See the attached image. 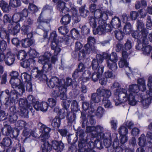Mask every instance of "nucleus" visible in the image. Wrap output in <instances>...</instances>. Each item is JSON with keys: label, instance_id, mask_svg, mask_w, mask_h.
I'll return each mask as SVG.
<instances>
[{"label": "nucleus", "instance_id": "obj_1", "mask_svg": "<svg viewBox=\"0 0 152 152\" xmlns=\"http://www.w3.org/2000/svg\"><path fill=\"white\" fill-rule=\"evenodd\" d=\"M139 91V87L136 84L130 85L127 91L124 88L117 89L115 93L114 101L116 106L128 102L132 106L136 104L137 101L135 99V94Z\"/></svg>", "mask_w": 152, "mask_h": 152}, {"label": "nucleus", "instance_id": "obj_2", "mask_svg": "<svg viewBox=\"0 0 152 152\" xmlns=\"http://www.w3.org/2000/svg\"><path fill=\"white\" fill-rule=\"evenodd\" d=\"M51 54L50 52H45L44 55L39 57L38 62L39 63L44 64L42 67V69L41 70H39L37 68L33 69L31 71V75L36 77H39L40 80H47V77L46 74L49 75H51V69L52 68V64H54L57 60L56 56H52L51 61L50 58L51 56Z\"/></svg>", "mask_w": 152, "mask_h": 152}, {"label": "nucleus", "instance_id": "obj_3", "mask_svg": "<svg viewBox=\"0 0 152 152\" xmlns=\"http://www.w3.org/2000/svg\"><path fill=\"white\" fill-rule=\"evenodd\" d=\"M103 127L100 125L88 126L86 129L87 133H89L93 137L96 138L94 141L95 144H96L99 140H103L104 146L108 147L110 146L112 142L111 134L110 132L103 133Z\"/></svg>", "mask_w": 152, "mask_h": 152}, {"label": "nucleus", "instance_id": "obj_4", "mask_svg": "<svg viewBox=\"0 0 152 152\" xmlns=\"http://www.w3.org/2000/svg\"><path fill=\"white\" fill-rule=\"evenodd\" d=\"M17 84L15 82L12 83V87L14 89L11 90L10 94L8 98H6V102L5 104L7 106H14L15 99L18 96H21L25 91V89L23 87H19L17 88Z\"/></svg>", "mask_w": 152, "mask_h": 152}, {"label": "nucleus", "instance_id": "obj_5", "mask_svg": "<svg viewBox=\"0 0 152 152\" xmlns=\"http://www.w3.org/2000/svg\"><path fill=\"white\" fill-rule=\"evenodd\" d=\"M104 67L103 66H100L97 72H95L91 74L89 70H86L83 74V81L86 82L87 81L91 79L94 82H96L98 80L100 77L102 75L104 71Z\"/></svg>", "mask_w": 152, "mask_h": 152}, {"label": "nucleus", "instance_id": "obj_6", "mask_svg": "<svg viewBox=\"0 0 152 152\" xmlns=\"http://www.w3.org/2000/svg\"><path fill=\"white\" fill-rule=\"evenodd\" d=\"M87 41V43L84 46L86 51L82 50L79 53L78 55L80 59L84 58L86 54H90L91 51H93L95 50L94 44L95 42V39L94 38L89 37L88 38Z\"/></svg>", "mask_w": 152, "mask_h": 152}, {"label": "nucleus", "instance_id": "obj_7", "mask_svg": "<svg viewBox=\"0 0 152 152\" xmlns=\"http://www.w3.org/2000/svg\"><path fill=\"white\" fill-rule=\"evenodd\" d=\"M19 105L20 108L19 114L24 118H28V109L29 108L31 110V108H30V105L28 103L26 99L22 98L20 99L19 100Z\"/></svg>", "mask_w": 152, "mask_h": 152}, {"label": "nucleus", "instance_id": "obj_8", "mask_svg": "<svg viewBox=\"0 0 152 152\" xmlns=\"http://www.w3.org/2000/svg\"><path fill=\"white\" fill-rule=\"evenodd\" d=\"M49 40L51 41V48L54 50V55L57 56L60 52L61 49L58 45V37L56 31H53L50 34Z\"/></svg>", "mask_w": 152, "mask_h": 152}, {"label": "nucleus", "instance_id": "obj_9", "mask_svg": "<svg viewBox=\"0 0 152 152\" xmlns=\"http://www.w3.org/2000/svg\"><path fill=\"white\" fill-rule=\"evenodd\" d=\"M148 86L149 91L146 92L147 94L149 96L146 99H144L142 102L143 107L144 108H148L151 103L152 96V77H150L148 79Z\"/></svg>", "mask_w": 152, "mask_h": 152}, {"label": "nucleus", "instance_id": "obj_10", "mask_svg": "<svg viewBox=\"0 0 152 152\" xmlns=\"http://www.w3.org/2000/svg\"><path fill=\"white\" fill-rule=\"evenodd\" d=\"M98 27L96 29H94L93 31L94 34H98L102 35L104 34L106 32L109 31L106 28L107 24L106 23L105 20H100L98 21L97 23Z\"/></svg>", "mask_w": 152, "mask_h": 152}, {"label": "nucleus", "instance_id": "obj_11", "mask_svg": "<svg viewBox=\"0 0 152 152\" xmlns=\"http://www.w3.org/2000/svg\"><path fill=\"white\" fill-rule=\"evenodd\" d=\"M128 53L126 51H123L122 53V58H121L118 63L119 67L122 68L125 67L127 75L129 77V75L127 72V71L129 70L132 73L130 67L128 66V63L127 61V59L128 56Z\"/></svg>", "mask_w": 152, "mask_h": 152}, {"label": "nucleus", "instance_id": "obj_12", "mask_svg": "<svg viewBox=\"0 0 152 152\" xmlns=\"http://www.w3.org/2000/svg\"><path fill=\"white\" fill-rule=\"evenodd\" d=\"M17 112L19 113L15 106H11L10 108L7 118L11 123H14L17 120L18 116L16 114Z\"/></svg>", "mask_w": 152, "mask_h": 152}, {"label": "nucleus", "instance_id": "obj_13", "mask_svg": "<svg viewBox=\"0 0 152 152\" xmlns=\"http://www.w3.org/2000/svg\"><path fill=\"white\" fill-rule=\"evenodd\" d=\"M19 75L18 72L16 71H13L10 74V76L11 77V79L10 80V83L12 85V83L15 82L17 84V88L19 87L24 88L22 82L19 79L17 78Z\"/></svg>", "mask_w": 152, "mask_h": 152}, {"label": "nucleus", "instance_id": "obj_14", "mask_svg": "<svg viewBox=\"0 0 152 152\" xmlns=\"http://www.w3.org/2000/svg\"><path fill=\"white\" fill-rule=\"evenodd\" d=\"M137 27L138 31H140V33L142 35L144 38V40L145 41L146 39V37L148 34V32L147 30L144 28V25L143 23L139 20L137 21Z\"/></svg>", "mask_w": 152, "mask_h": 152}, {"label": "nucleus", "instance_id": "obj_15", "mask_svg": "<svg viewBox=\"0 0 152 152\" xmlns=\"http://www.w3.org/2000/svg\"><path fill=\"white\" fill-rule=\"evenodd\" d=\"M46 80L47 84L50 88H53L61 86V81L56 77H52L49 81Z\"/></svg>", "mask_w": 152, "mask_h": 152}, {"label": "nucleus", "instance_id": "obj_16", "mask_svg": "<svg viewBox=\"0 0 152 152\" xmlns=\"http://www.w3.org/2000/svg\"><path fill=\"white\" fill-rule=\"evenodd\" d=\"M97 93L103 97V99H108L111 95V92L110 90L106 89L103 87H100L97 90Z\"/></svg>", "mask_w": 152, "mask_h": 152}, {"label": "nucleus", "instance_id": "obj_17", "mask_svg": "<svg viewBox=\"0 0 152 152\" xmlns=\"http://www.w3.org/2000/svg\"><path fill=\"white\" fill-rule=\"evenodd\" d=\"M38 126L42 132V137L45 139H48L49 137V133L51 129L41 123H39Z\"/></svg>", "mask_w": 152, "mask_h": 152}, {"label": "nucleus", "instance_id": "obj_18", "mask_svg": "<svg viewBox=\"0 0 152 152\" xmlns=\"http://www.w3.org/2000/svg\"><path fill=\"white\" fill-rule=\"evenodd\" d=\"M34 108L37 110H40L42 111H46L48 107V103L45 102H36L34 105Z\"/></svg>", "mask_w": 152, "mask_h": 152}, {"label": "nucleus", "instance_id": "obj_19", "mask_svg": "<svg viewBox=\"0 0 152 152\" xmlns=\"http://www.w3.org/2000/svg\"><path fill=\"white\" fill-rule=\"evenodd\" d=\"M103 62V58L101 55L98 54L97 55L96 59H94L91 63V66L94 70L97 69L99 64Z\"/></svg>", "mask_w": 152, "mask_h": 152}, {"label": "nucleus", "instance_id": "obj_20", "mask_svg": "<svg viewBox=\"0 0 152 152\" xmlns=\"http://www.w3.org/2000/svg\"><path fill=\"white\" fill-rule=\"evenodd\" d=\"M103 7L102 5L99 7H97V9L95 10L94 13V17L96 19H97L98 21L100 20H104L103 19Z\"/></svg>", "mask_w": 152, "mask_h": 152}, {"label": "nucleus", "instance_id": "obj_21", "mask_svg": "<svg viewBox=\"0 0 152 152\" xmlns=\"http://www.w3.org/2000/svg\"><path fill=\"white\" fill-rule=\"evenodd\" d=\"M58 4L57 7L58 10L62 14H65L67 12H69V9L65 6V3L63 1H61L60 2L57 3Z\"/></svg>", "mask_w": 152, "mask_h": 152}, {"label": "nucleus", "instance_id": "obj_22", "mask_svg": "<svg viewBox=\"0 0 152 152\" xmlns=\"http://www.w3.org/2000/svg\"><path fill=\"white\" fill-rule=\"evenodd\" d=\"M52 148L56 150H58L57 152H61L64 147L63 143L61 142H58L56 140H53L52 142Z\"/></svg>", "mask_w": 152, "mask_h": 152}, {"label": "nucleus", "instance_id": "obj_23", "mask_svg": "<svg viewBox=\"0 0 152 152\" xmlns=\"http://www.w3.org/2000/svg\"><path fill=\"white\" fill-rule=\"evenodd\" d=\"M15 61L14 56L11 52L7 53L5 56V62L6 64L10 66Z\"/></svg>", "mask_w": 152, "mask_h": 152}, {"label": "nucleus", "instance_id": "obj_24", "mask_svg": "<svg viewBox=\"0 0 152 152\" xmlns=\"http://www.w3.org/2000/svg\"><path fill=\"white\" fill-rule=\"evenodd\" d=\"M140 31H134L132 33V36L135 38L137 39V41L139 40L140 42H142V43L145 44H146L147 42V38L146 37V39L145 41L143 39V36L141 33H140Z\"/></svg>", "mask_w": 152, "mask_h": 152}, {"label": "nucleus", "instance_id": "obj_25", "mask_svg": "<svg viewBox=\"0 0 152 152\" xmlns=\"http://www.w3.org/2000/svg\"><path fill=\"white\" fill-rule=\"evenodd\" d=\"M21 31L23 34H27L28 38H31L32 36L30 26L23 25L21 28Z\"/></svg>", "mask_w": 152, "mask_h": 152}, {"label": "nucleus", "instance_id": "obj_26", "mask_svg": "<svg viewBox=\"0 0 152 152\" xmlns=\"http://www.w3.org/2000/svg\"><path fill=\"white\" fill-rule=\"evenodd\" d=\"M23 136L26 137V138L30 137L31 136L35 138L37 137L34 131L31 129H27V127H25L23 130Z\"/></svg>", "mask_w": 152, "mask_h": 152}, {"label": "nucleus", "instance_id": "obj_27", "mask_svg": "<svg viewBox=\"0 0 152 152\" xmlns=\"http://www.w3.org/2000/svg\"><path fill=\"white\" fill-rule=\"evenodd\" d=\"M0 37L2 39L7 40L9 43L10 42L9 34V32L4 28H1L0 30Z\"/></svg>", "mask_w": 152, "mask_h": 152}, {"label": "nucleus", "instance_id": "obj_28", "mask_svg": "<svg viewBox=\"0 0 152 152\" xmlns=\"http://www.w3.org/2000/svg\"><path fill=\"white\" fill-rule=\"evenodd\" d=\"M70 12L72 13L73 19L75 23H77L80 21V18L78 15L77 10L75 8L72 7L71 8Z\"/></svg>", "mask_w": 152, "mask_h": 152}, {"label": "nucleus", "instance_id": "obj_29", "mask_svg": "<svg viewBox=\"0 0 152 152\" xmlns=\"http://www.w3.org/2000/svg\"><path fill=\"white\" fill-rule=\"evenodd\" d=\"M3 135L8 136L12 132V129L9 125L5 124L1 129Z\"/></svg>", "mask_w": 152, "mask_h": 152}, {"label": "nucleus", "instance_id": "obj_30", "mask_svg": "<svg viewBox=\"0 0 152 152\" xmlns=\"http://www.w3.org/2000/svg\"><path fill=\"white\" fill-rule=\"evenodd\" d=\"M10 6L7 2L3 0L0 1V7L4 12H8L11 9Z\"/></svg>", "mask_w": 152, "mask_h": 152}, {"label": "nucleus", "instance_id": "obj_31", "mask_svg": "<svg viewBox=\"0 0 152 152\" xmlns=\"http://www.w3.org/2000/svg\"><path fill=\"white\" fill-rule=\"evenodd\" d=\"M42 152H47L50 151L52 149L51 145L47 141L43 142L42 145Z\"/></svg>", "mask_w": 152, "mask_h": 152}, {"label": "nucleus", "instance_id": "obj_32", "mask_svg": "<svg viewBox=\"0 0 152 152\" xmlns=\"http://www.w3.org/2000/svg\"><path fill=\"white\" fill-rule=\"evenodd\" d=\"M111 24L114 28H118L121 26V20L118 17H115L112 19Z\"/></svg>", "mask_w": 152, "mask_h": 152}, {"label": "nucleus", "instance_id": "obj_33", "mask_svg": "<svg viewBox=\"0 0 152 152\" xmlns=\"http://www.w3.org/2000/svg\"><path fill=\"white\" fill-rule=\"evenodd\" d=\"M21 44L23 47L27 48L30 47L34 43V41L28 38L25 39L21 41Z\"/></svg>", "mask_w": 152, "mask_h": 152}, {"label": "nucleus", "instance_id": "obj_34", "mask_svg": "<svg viewBox=\"0 0 152 152\" xmlns=\"http://www.w3.org/2000/svg\"><path fill=\"white\" fill-rule=\"evenodd\" d=\"M61 119L58 117H56L53 118L51 122V125L55 128L59 127L61 124Z\"/></svg>", "mask_w": 152, "mask_h": 152}, {"label": "nucleus", "instance_id": "obj_35", "mask_svg": "<svg viewBox=\"0 0 152 152\" xmlns=\"http://www.w3.org/2000/svg\"><path fill=\"white\" fill-rule=\"evenodd\" d=\"M116 62V61L107 60V66L109 69L113 71L116 70L118 68Z\"/></svg>", "mask_w": 152, "mask_h": 152}, {"label": "nucleus", "instance_id": "obj_36", "mask_svg": "<svg viewBox=\"0 0 152 152\" xmlns=\"http://www.w3.org/2000/svg\"><path fill=\"white\" fill-rule=\"evenodd\" d=\"M137 83L139 87V90L144 91L146 90V85L145 80L143 79H139L137 80Z\"/></svg>", "mask_w": 152, "mask_h": 152}, {"label": "nucleus", "instance_id": "obj_37", "mask_svg": "<svg viewBox=\"0 0 152 152\" xmlns=\"http://www.w3.org/2000/svg\"><path fill=\"white\" fill-rule=\"evenodd\" d=\"M138 144L140 146H144L146 144V137L144 134H141L138 138Z\"/></svg>", "mask_w": 152, "mask_h": 152}, {"label": "nucleus", "instance_id": "obj_38", "mask_svg": "<svg viewBox=\"0 0 152 152\" xmlns=\"http://www.w3.org/2000/svg\"><path fill=\"white\" fill-rule=\"evenodd\" d=\"M61 15L63 16L60 21L61 23L64 25H66L69 23L71 20V17L69 14L64 15H63L62 14H61Z\"/></svg>", "mask_w": 152, "mask_h": 152}, {"label": "nucleus", "instance_id": "obj_39", "mask_svg": "<svg viewBox=\"0 0 152 152\" xmlns=\"http://www.w3.org/2000/svg\"><path fill=\"white\" fill-rule=\"evenodd\" d=\"M63 86H60L59 87L55 88L52 91V96L55 97H57L60 95V94L61 90Z\"/></svg>", "mask_w": 152, "mask_h": 152}, {"label": "nucleus", "instance_id": "obj_40", "mask_svg": "<svg viewBox=\"0 0 152 152\" xmlns=\"http://www.w3.org/2000/svg\"><path fill=\"white\" fill-rule=\"evenodd\" d=\"M24 19H22V18L21 17L20 13L15 14L12 16V20L13 22L12 23L16 24L18 22L22 21Z\"/></svg>", "mask_w": 152, "mask_h": 152}, {"label": "nucleus", "instance_id": "obj_41", "mask_svg": "<svg viewBox=\"0 0 152 152\" xmlns=\"http://www.w3.org/2000/svg\"><path fill=\"white\" fill-rule=\"evenodd\" d=\"M1 143L5 148L10 146L12 144V141L9 137H6L3 139Z\"/></svg>", "mask_w": 152, "mask_h": 152}, {"label": "nucleus", "instance_id": "obj_42", "mask_svg": "<svg viewBox=\"0 0 152 152\" xmlns=\"http://www.w3.org/2000/svg\"><path fill=\"white\" fill-rule=\"evenodd\" d=\"M132 30V26L130 23H128L126 24L124 26L123 31L126 34H130Z\"/></svg>", "mask_w": 152, "mask_h": 152}, {"label": "nucleus", "instance_id": "obj_43", "mask_svg": "<svg viewBox=\"0 0 152 152\" xmlns=\"http://www.w3.org/2000/svg\"><path fill=\"white\" fill-rule=\"evenodd\" d=\"M101 96L96 93L93 94L91 96V99L94 102L98 103L101 100Z\"/></svg>", "mask_w": 152, "mask_h": 152}, {"label": "nucleus", "instance_id": "obj_44", "mask_svg": "<svg viewBox=\"0 0 152 152\" xmlns=\"http://www.w3.org/2000/svg\"><path fill=\"white\" fill-rule=\"evenodd\" d=\"M20 0H10L9 5L12 7H16L20 6Z\"/></svg>", "mask_w": 152, "mask_h": 152}, {"label": "nucleus", "instance_id": "obj_45", "mask_svg": "<svg viewBox=\"0 0 152 152\" xmlns=\"http://www.w3.org/2000/svg\"><path fill=\"white\" fill-rule=\"evenodd\" d=\"M143 54L145 55H148L152 50V47L149 45H144L142 48Z\"/></svg>", "mask_w": 152, "mask_h": 152}, {"label": "nucleus", "instance_id": "obj_46", "mask_svg": "<svg viewBox=\"0 0 152 152\" xmlns=\"http://www.w3.org/2000/svg\"><path fill=\"white\" fill-rule=\"evenodd\" d=\"M12 24V26H11V27H12L13 26V24L14 26L12 30V32L14 34V35H15L19 31L20 29V25L19 24H15L13 23Z\"/></svg>", "mask_w": 152, "mask_h": 152}, {"label": "nucleus", "instance_id": "obj_47", "mask_svg": "<svg viewBox=\"0 0 152 152\" xmlns=\"http://www.w3.org/2000/svg\"><path fill=\"white\" fill-rule=\"evenodd\" d=\"M75 115L73 112H71L67 114L68 122L70 124L74 122L75 120Z\"/></svg>", "mask_w": 152, "mask_h": 152}, {"label": "nucleus", "instance_id": "obj_48", "mask_svg": "<svg viewBox=\"0 0 152 152\" xmlns=\"http://www.w3.org/2000/svg\"><path fill=\"white\" fill-rule=\"evenodd\" d=\"M62 90L60 93L59 96L61 99L64 101L67 99V96L66 92V87L62 86Z\"/></svg>", "mask_w": 152, "mask_h": 152}, {"label": "nucleus", "instance_id": "obj_49", "mask_svg": "<svg viewBox=\"0 0 152 152\" xmlns=\"http://www.w3.org/2000/svg\"><path fill=\"white\" fill-rule=\"evenodd\" d=\"M118 132L121 136L126 135L128 133V130L124 126H121L118 129Z\"/></svg>", "mask_w": 152, "mask_h": 152}, {"label": "nucleus", "instance_id": "obj_50", "mask_svg": "<svg viewBox=\"0 0 152 152\" xmlns=\"http://www.w3.org/2000/svg\"><path fill=\"white\" fill-rule=\"evenodd\" d=\"M89 23L90 26L93 28H95L97 25L96 20L94 17H88Z\"/></svg>", "mask_w": 152, "mask_h": 152}, {"label": "nucleus", "instance_id": "obj_51", "mask_svg": "<svg viewBox=\"0 0 152 152\" xmlns=\"http://www.w3.org/2000/svg\"><path fill=\"white\" fill-rule=\"evenodd\" d=\"M33 60L32 59H29L27 60H25L21 63V64L22 66L24 68H26L29 66L31 63L33 61Z\"/></svg>", "mask_w": 152, "mask_h": 152}, {"label": "nucleus", "instance_id": "obj_52", "mask_svg": "<svg viewBox=\"0 0 152 152\" xmlns=\"http://www.w3.org/2000/svg\"><path fill=\"white\" fill-rule=\"evenodd\" d=\"M115 36L116 38L118 40H121L123 38V33L121 31L119 30H116L115 31Z\"/></svg>", "mask_w": 152, "mask_h": 152}, {"label": "nucleus", "instance_id": "obj_53", "mask_svg": "<svg viewBox=\"0 0 152 152\" xmlns=\"http://www.w3.org/2000/svg\"><path fill=\"white\" fill-rule=\"evenodd\" d=\"M104 112V110L103 107H98L96 113V115L99 118H101Z\"/></svg>", "mask_w": 152, "mask_h": 152}, {"label": "nucleus", "instance_id": "obj_54", "mask_svg": "<svg viewBox=\"0 0 152 152\" xmlns=\"http://www.w3.org/2000/svg\"><path fill=\"white\" fill-rule=\"evenodd\" d=\"M26 56V53L24 50H21L19 51L17 57L18 59L22 60L24 59Z\"/></svg>", "mask_w": 152, "mask_h": 152}, {"label": "nucleus", "instance_id": "obj_55", "mask_svg": "<svg viewBox=\"0 0 152 152\" xmlns=\"http://www.w3.org/2000/svg\"><path fill=\"white\" fill-rule=\"evenodd\" d=\"M7 47V42L4 40H0V50L3 52L6 50Z\"/></svg>", "mask_w": 152, "mask_h": 152}, {"label": "nucleus", "instance_id": "obj_56", "mask_svg": "<svg viewBox=\"0 0 152 152\" xmlns=\"http://www.w3.org/2000/svg\"><path fill=\"white\" fill-rule=\"evenodd\" d=\"M67 109L65 108L60 110L59 111L58 114L59 116L61 118H63L67 115Z\"/></svg>", "mask_w": 152, "mask_h": 152}, {"label": "nucleus", "instance_id": "obj_57", "mask_svg": "<svg viewBox=\"0 0 152 152\" xmlns=\"http://www.w3.org/2000/svg\"><path fill=\"white\" fill-rule=\"evenodd\" d=\"M146 5V3L145 0H141V2L140 1H137L135 4V7L137 9H139L142 6H145Z\"/></svg>", "mask_w": 152, "mask_h": 152}, {"label": "nucleus", "instance_id": "obj_58", "mask_svg": "<svg viewBox=\"0 0 152 152\" xmlns=\"http://www.w3.org/2000/svg\"><path fill=\"white\" fill-rule=\"evenodd\" d=\"M103 104L106 108H111L112 105L110 101L108 99H103Z\"/></svg>", "mask_w": 152, "mask_h": 152}, {"label": "nucleus", "instance_id": "obj_59", "mask_svg": "<svg viewBox=\"0 0 152 152\" xmlns=\"http://www.w3.org/2000/svg\"><path fill=\"white\" fill-rule=\"evenodd\" d=\"M21 77L22 79L23 78L25 79V81L27 82L30 81L31 79L30 75L26 72L22 73Z\"/></svg>", "mask_w": 152, "mask_h": 152}, {"label": "nucleus", "instance_id": "obj_60", "mask_svg": "<svg viewBox=\"0 0 152 152\" xmlns=\"http://www.w3.org/2000/svg\"><path fill=\"white\" fill-rule=\"evenodd\" d=\"M139 14L137 12L135 11H132L130 13V16L132 20H136L138 17Z\"/></svg>", "mask_w": 152, "mask_h": 152}, {"label": "nucleus", "instance_id": "obj_61", "mask_svg": "<svg viewBox=\"0 0 152 152\" xmlns=\"http://www.w3.org/2000/svg\"><path fill=\"white\" fill-rule=\"evenodd\" d=\"M79 11L81 16L83 17H86L89 14V12L88 10H86L82 7L80 8Z\"/></svg>", "mask_w": 152, "mask_h": 152}, {"label": "nucleus", "instance_id": "obj_62", "mask_svg": "<svg viewBox=\"0 0 152 152\" xmlns=\"http://www.w3.org/2000/svg\"><path fill=\"white\" fill-rule=\"evenodd\" d=\"M58 30L59 32L63 35L66 34L69 31L66 27L64 26L59 27Z\"/></svg>", "mask_w": 152, "mask_h": 152}, {"label": "nucleus", "instance_id": "obj_63", "mask_svg": "<svg viewBox=\"0 0 152 152\" xmlns=\"http://www.w3.org/2000/svg\"><path fill=\"white\" fill-rule=\"evenodd\" d=\"M48 106H49L51 107H54L56 105V101L55 99L52 98H49L48 99Z\"/></svg>", "mask_w": 152, "mask_h": 152}, {"label": "nucleus", "instance_id": "obj_64", "mask_svg": "<svg viewBox=\"0 0 152 152\" xmlns=\"http://www.w3.org/2000/svg\"><path fill=\"white\" fill-rule=\"evenodd\" d=\"M27 124L24 121L22 120L18 121L16 124V125L17 126L19 127L20 129H21L23 127L25 128Z\"/></svg>", "mask_w": 152, "mask_h": 152}]
</instances>
